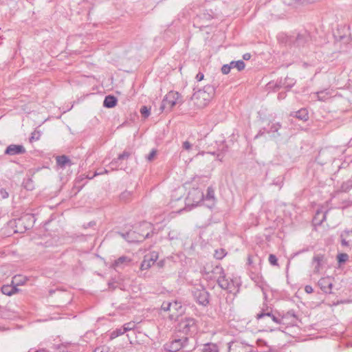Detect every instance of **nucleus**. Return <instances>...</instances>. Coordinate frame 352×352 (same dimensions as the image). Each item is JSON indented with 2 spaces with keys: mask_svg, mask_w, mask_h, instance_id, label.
<instances>
[{
  "mask_svg": "<svg viewBox=\"0 0 352 352\" xmlns=\"http://www.w3.org/2000/svg\"><path fill=\"white\" fill-rule=\"evenodd\" d=\"M256 318L262 324H265L270 331H273L275 325L283 324L281 316L276 311L274 312L271 308L262 309L260 313L256 314Z\"/></svg>",
  "mask_w": 352,
  "mask_h": 352,
  "instance_id": "f257e3e1",
  "label": "nucleus"
},
{
  "mask_svg": "<svg viewBox=\"0 0 352 352\" xmlns=\"http://www.w3.org/2000/svg\"><path fill=\"white\" fill-rule=\"evenodd\" d=\"M214 94V87L208 85L204 86L203 89L195 91L191 99L198 108H203L207 105Z\"/></svg>",
  "mask_w": 352,
  "mask_h": 352,
  "instance_id": "f03ea898",
  "label": "nucleus"
},
{
  "mask_svg": "<svg viewBox=\"0 0 352 352\" xmlns=\"http://www.w3.org/2000/svg\"><path fill=\"white\" fill-rule=\"evenodd\" d=\"M182 102L181 95L178 92L170 91L162 101L160 109L162 111H170L176 104L181 103Z\"/></svg>",
  "mask_w": 352,
  "mask_h": 352,
  "instance_id": "7ed1b4c3",
  "label": "nucleus"
},
{
  "mask_svg": "<svg viewBox=\"0 0 352 352\" xmlns=\"http://www.w3.org/2000/svg\"><path fill=\"white\" fill-rule=\"evenodd\" d=\"M162 310L164 311H170L169 317L170 319L176 318L183 312V307L181 302L175 300L173 302H164L161 306Z\"/></svg>",
  "mask_w": 352,
  "mask_h": 352,
  "instance_id": "20e7f679",
  "label": "nucleus"
},
{
  "mask_svg": "<svg viewBox=\"0 0 352 352\" xmlns=\"http://www.w3.org/2000/svg\"><path fill=\"white\" fill-rule=\"evenodd\" d=\"M293 45L301 50L302 53H307L310 48L311 37L307 32L298 34L293 42Z\"/></svg>",
  "mask_w": 352,
  "mask_h": 352,
  "instance_id": "39448f33",
  "label": "nucleus"
},
{
  "mask_svg": "<svg viewBox=\"0 0 352 352\" xmlns=\"http://www.w3.org/2000/svg\"><path fill=\"white\" fill-rule=\"evenodd\" d=\"M204 199V193L199 189H192L186 197V207L190 210L197 206Z\"/></svg>",
  "mask_w": 352,
  "mask_h": 352,
  "instance_id": "423d86ee",
  "label": "nucleus"
},
{
  "mask_svg": "<svg viewBox=\"0 0 352 352\" xmlns=\"http://www.w3.org/2000/svg\"><path fill=\"white\" fill-rule=\"evenodd\" d=\"M34 217L26 214L23 217L14 220V224L16 227L15 232H23L25 230L30 229V228L32 226V223L33 221Z\"/></svg>",
  "mask_w": 352,
  "mask_h": 352,
  "instance_id": "0eeeda50",
  "label": "nucleus"
},
{
  "mask_svg": "<svg viewBox=\"0 0 352 352\" xmlns=\"http://www.w3.org/2000/svg\"><path fill=\"white\" fill-rule=\"evenodd\" d=\"M178 327L179 330L185 334L194 333L197 330L195 320L192 318H186L182 320Z\"/></svg>",
  "mask_w": 352,
  "mask_h": 352,
  "instance_id": "6e6552de",
  "label": "nucleus"
},
{
  "mask_svg": "<svg viewBox=\"0 0 352 352\" xmlns=\"http://www.w3.org/2000/svg\"><path fill=\"white\" fill-rule=\"evenodd\" d=\"M188 342L187 338L175 339L164 345V349L168 352H177L186 346Z\"/></svg>",
  "mask_w": 352,
  "mask_h": 352,
  "instance_id": "1a4fd4ad",
  "label": "nucleus"
},
{
  "mask_svg": "<svg viewBox=\"0 0 352 352\" xmlns=\"http://www.w3.org/2000/svg\"><path fill=\"white\" fill-rule=\"evenodd\" d=\"M195 300L200 305L206 306L209 302V294L206 289L195 288L192 291Z\"/></svg>",
  "mask_w": 352,
  "mask_h": 352,
  "instance_id": "9d476101",
  "label": "nucleus"
},
{
  "mask_svg": "<svg viewBox=\"0 0 352 352\" xmlns=\"http://www.w3.org/2000/svg\"><path fill=\"white\" fill-rule=\"evenodd\" d=\"M120 235L129 243L140 242L148 238L149 233L146 235L137 234L135 231H129L126 233H121Z\"/></svg>",
  "mask_w": 352,
  "mask_h": 352,
  "instance_id": "9b49d317",
  "label": "nucleus"
},
{
  "mask_svg": "<svg viewBox=\"0 0 352 352\" xmlns=\"http://www.w3.org/2000/svg\"><path fill=\"white\" fill-rule=\"evenodd\" d=\"M158 254L156 252H152L144 256V260L142 261L140 270H146L149 269L157 260Z\"/></svg>",
  "mask_w": 352,
  "mask_h": 352,
  "instance_id": "f8f14e48",
  "label": "nucleus"
},
{
  "mask_svg": "<svg viewBox=\"0 0 352 352\" xmlns=\"http://www.w3.org/2000/svg\"><path fill=\"white\" fill-rule=\"evenodd\" d=\"M283 319V324H289L292 326L297 325L299 321L298 316L294 311L290 310L281 316Z\"/></svg>",
  "mask_w": 352,
  "mask_h": 352,
  "instance_id": "ddd939ff",
  "label": "nucleus"
},
{
  "mask_svg": "<svg viewBox=\"0 0 352 352\" xmlns=\"http://www.w3.org/2000/svg\"><path fill=\"white\" fill-rule=\"evenodd\" d=\"M349 34V28L348 27L343 26L341 28L338 29L334 36L337 41L346 43L351 40Z\"/></svg>",
  "mask_w": 352,
  "mask_h": 352,
  "instance_id": "4468645a",
  "label": "nucleus"
},
{
  "mask_svg": "<svg viewBox=\"0 0 352 352\" xmlns=\"http://www.w3.org/2000/svg\"><path fill=\"white\" fill-rule=\"evenodd\" d=\"M321 290L326 294H331L333 283L329 277H324L320 278L318 283Z\"/></svg>",
  "mask_w": 352,
  "mask_h": 352,
  "instance_id": "2eb2a0df",
  "label": "nucleus"
},
{
  "mask_svg": "<svg viewBox=\"0 0 352 352\" xmlns=\"http://www.w3.org/2000/svg\"><path fill=\"white\" fill-rule=\"evenodd\" d=\"M26 150L23 145L10 144L6 148L5 154L8 155H16L24 154Z\"/></svg>",
  "mask_w": 352,
  "mask_h": 352,
  "instance_id": "dca6fc26",
  "label": "nucleus"
},
{
  "mask_svg": "<svg viewBox=\"0 0 352 352\" xmlns=\"http://www.w3.org/2000/svg\"><path fill=\"white\" fill-rule=\"evenodd\" d=\"M217 280L221 288L228 290L230 292H232V287L234 285L233 281L232 280H229L227 279L224 272L221 276H218V279Z\"/></svg>",
  "mask_w": 352,
  "mask_h": 352,
  "instance_id": "f3484780",
  "label": "nucleus"
},
{
  "mask_svg": "<svg viewBox=\"0 0 352 352\" xmlns=\"http://www.w3.org/2000/svg\"><path fill=\"white\" fill-rule=\"evenodd\" d=\"M341 245L344 247H352V230H344L340 234Z\"/></svg>",
  "mask_w": 352,
  "mask_h": 352,
  "instance_id": "a211bd4d",
  "label": "nucleus"
},
{
  "mask_svg": "<svg viewBox=\"0 0 352 352\" xmlns=\"http://www.w3.org/2000/svg\"><path fill=\"white\" fill-rule=\"evenodd\" d=\"M324 263V256L323 254H316L313 257L312 264L314 266V272L318 274L321 269L322 265Z\"/></svg>",
  "mask_w": 352,
  "mask_h": 352,
  "instance_id": "6ab92c4d",
  "label": "nucleus"
},
{
  "mask_svg": "<svg viewBox=\"0 0 352 352\" xmlns=\"http://www.w3.org/2000/svg\"><path fill=\"white\" fill-rule=\"evenodd\" d=\"M131 155V153L128 151H124L122 153L120 154L118 158L114 159L110 163V166H111L112 169H117L119 166V162L124 160H127Z\"/></svg>",
  "mask_w": 352,
  "mask_h": 352,
  "instance_id": "aec40b11",
  "label": "nucleus"
},
{
  "mask_svg": "<svg viewBox=\"0 0 352 352\" xmlns=\"http://www.w3.org/2000/svg\"><path fill=\"white\" fill-rule=\"evenodd\" d=\"M131 258L128 256H122L119 257L117 260H116L113 263L114 268H122L125 265H128L131 262Z\"/></svg>",
  "mask_w": 352,
  "mask_h": 352,
  "instance_id": "412c9836",
  "label": "nucleus"
},
{
  "mask_svg": "<svg viewBox=\"0 0 352 352\" xmlns=\"http://www.w3.org/2000/svg\"><path fill=\"white\" fill-rule=\"evenodd\" d=\"M224 271L222 267L219 265H216L214 268L211 272V274L206 276V278L208 279H218V276H221L223 274Z\"/></svg>",
  "mask_w": 352,
  "mask_h": 352,
  "instance_id": "4be33fe9",
  "label": "nucleus"
},
{
  "mask_svg": "<svg viewBox=\"0 0 352 352\" xmlns=\"http://www.w3.org/2000/svg\"><path fill=\"white\" fill-rule=\"evenodd\" d=\"M290 116H294L300 120L302 121H307L309 119L308 111L304 108L292 113Z\"/></svg>",
  "mask_w": 352,
  "mask_h": 352,
  "instance_id": "5701e85b",
  "label": "nucleus"
},
{
  "mask_svg": "<svg viewBox=\"0 0 352 352\" xmlns=\"http://www.w3.org/2000/svg\"><path fill=\"white\" fill-rule=\"evenodd\" d=\"M117 98L111 95L107 96L103 102V106L107 108L114 107L117 104Z\"/></svg>",
  "mask_w": 352,
  "mask_h": 352,
  "instance_id": "b1692460",
  "label": "nucleus"
},
{
  "mask_svg": "<svg viewBox=\"0 0 352 352\" xmlns=\"http://www.w3.org/2000/svg\"><path fill=\"white\" fill-rule=\"evenodd\" d=\"M200 352H219V347L214 343L208 342L202 346Z\"/></svg>",
  "mask_w": 352,
  "mask_h": 352,
  "instance_id": "393cba45",
  "label": "nucleus"
},
{
  "mask_svg": "<svg viewBox=\"0 0 352 352\" xmlns=\"http://www.w3.org/2000/svg\"><path fill=\"white\" fill-rule=\"evenodd\" d=\"M328 211H326L325 212H320L318 210L316 213V215L314 218V221L315 224L320 225L322 223L325 221L327 213Z\"/></svg>",
  "mask_w": 352,
  "mask_h": 352,
  "instance_id": "a878e982",
  "label": "nucleus"
},
{
  "mask_svg": "<svg viewBox=\"0 0 352 352\" xmlns=\"http://www.w3.org/2000/svg\"><path fill=\"white\" fill-rule=\"evenodd\" d=\"M16 291H17V289L15 286L3 285L1 287L2 293L7 296H11V295L15 294L16 292Z\"/></svg>",
  "mask_w": 352,
  "mask_h": 352,
  "instance_id": "bb28decb",
  "label": "nucleus"
},
{
  "mask_svg": "<svg viewBox=\"0 0 352 352\" xmlns=\"http://www.w3.org/2000/svg\"><path fill=\"white\" fill-rule=\"evenodd\" d=\"M281 125L279 122H271L269 124L268 128L266 129L268 133H275L280 129Z\"/></svg>",
  "mask_w": 352,
  "mask_h": 352,
  "instance_id": "cd10ccee",
  "label": "nucleus"
},
{
  "mask_svg": "<svg viewBox=\"0 0 352 352\" xmlns=\"http://www.w3.org/2000/svg\"><path fill=\"white\" fill-rule=\"evenodd\" d=\"M56 163L60 167H65L66 165L70 164V160L68 157L65 155L58 156L56 157Z\"/></svg>",
  "mask_w": 352,
  "mask_h": 352,
  "instance_id": "c85d7f7f",
  "label": "nucleus"
},
{
  "mask_svg": "<svg viewBox=\"0 0 352 352\" xmlns=\"http://www.w3.org/2000/svg\"><path fill=\"white\" fill-rule=\"evenodd\" d=\"M231 69L236 68L238 71H241L245 68V63L242 60L237 61H231L230 63Z\"/></svg>",
  "mask_w": 352,
  "mask_h": 352,
  "instance_id": "c756f323",
  "label": "nucleus"
},
{
  "mask_svg": "<svg viewBox=\"0 0 352 352\" xmlns=\"http://www.w3.org/2000/svg\"><path fill=\"white\" fill-rule=\"evenodd\" d=\"M214 266L211 263H207L201 269V272L206 275L208 276V274H211V272L214 268Z\"/></svg>",
  "mask_w": 352,
  "mask_h": 352,
  "instance_id": "7c9ffc66",
  "label": "nucleus"
},
{
  "mask_svg": "<svg viewBox=\"0 0 352 352\" xmlns=\"http://www.w3.org/2000/svg\"><path fill=\"white\" fill-rule=\"evenodd\" d=\"M125 333V329L123 328V327H121L120 328L116 329V330L113 331L110 334V338L114 339Z\"/></svg>",
  "mask_w": 352,
  "mask_h": 352,
  "instance_id": "2f4dec72",
  "label": "nucleus"
},
{
  "mask_svg": "<svg viewBox=\"0 0 352 352\" xmlns=\"http://www.w3.org/2000/svg\"><path fill=\"white\" fill-rule=\"evenodd\" d=\"M41 135V133L40 131L34 130L32 133L31 136L29 138L30 142L32 143L33 142L38 141Z\"/></svg>",
  "mask_w": 352,
  "mask_h": 352,
  "instance_id": "473e14b6",
  "label": "nucleus"
},
{
  "mask_svg": "<svg viewBox=\"0 0 352 352\" xmlns=\"http://www.w3.org/2000/svg\"><path fill=\"white\" fill-rule=\"evenodd\" d=\"M226 252L224 249H219V250H216L214 251V256L217 258V259H222L226 255Z\"/></svg>",
  "mask_w": 352,
  "mask_h": 352,
  "instance_id": "72a5a7b5",
  "label": "nucleus"
},
{
  "mask_svg": "<svg viewBox=\"0 0 352 352\" xmlns=\"http://www.w3.org/2000/svg\"><path fill=\"white\" fill-rule=\"evenodd\" d=\"M206 200H212L214 201V191L211 187H208L207 189V194L206 197H204Z\"/></svg>",
  "mask_w": 352,
  "mask_h": 352,
  "instance_id": "f704fd0d",
  "label": "nucleus"
},
{
  "mask_svg": "<svg viewBox=\"0 0 352 352\" xmlns=\"http://www.w3.org/2000/svg\"><path fill=\"white\" fill-rule=\"evenodd\" d=\"M317 98L320 101H325L328 98V94L325 91H321L316 93Z\"/></svg>",
  "mask_w": 352,
  "mask_h": 352,
  "instance_id": "c9c22d12",
  "label": "nucleus"
},
{
  "mask_svg": "<svg viewBox=\"0 0 352 352\" xmlns=\"http://www.w3.org/2000/svg\"><path fill=\"white\" fill-rule=\"evenodd\" d=\"M337 259L339 263H345L349 259V255L346 253L338 254Z\"/></svg>",
  "mask_w": 352,
  "mask_h": 352,
  "instance_id": "e433bc0d",
  "label": "nucleus"
},
{
  "mask_svg": "<svg viewBox=\"0 0 352 352\" xmlns=\"http://www.w3.org/2000/svg\"><path fill=\"white\" fill-rule=\"evenodd\" d=\"M25 280L21 276H15L13 278L12 283H14L16 285H23Z\"/></svg>",
  "mask_w": 352,
  "mask_h": 352,
  "instance_id": "4c0bfd02",
  "label": "nucleus"
},
{
  "mask_svg": "<svg viewBox=\"0 0 352 352\" xmlns=\"http://www.w3.org/2000/svg\"><path fill=\"white\" fill-rule=\"evenodd\" d=\"M135 323L134 322H130L124 324L122 327L125 329V332L133 330L135 328Z\"/></svg>",
  "mask_w": 352,
  "mask_h": 352,
  "instance_id": "58836bf2",
  "label": "nucleus"
},
{
  "mask_svg": "<svg viewBox=\"0 0 352 352\" xmlns=\"http://www.w3.org/2000/svg\"><path fill=\"white\" fill-rule=\"evenodd\" d=\"M192 144L190 143L189 141L186 140L184 141L182 144V148L185 151H190L192 148Z\"/></svg>",
  "mask_w": 352,
  "mask_h": 352,
  "instance_id": "ea45409f",
  "label": "nucleus"
},
{
  "mask_svg": "<svg viewBox=\"0 0 352 352\" xmlns=\"http://www.w3.org/2000/svg\"><path fill=\"white\" fill-rule=\"evenodd\" d=\"M140 113L142 116L147 118L150 115V111L146 106H142L140 109Z\"/></svg>",
  "mask_w": 352,
  "mask_h": 352,
  "instance_id": "a19ab883",
  "label": "nucleus"
},
{
  "mask_svg": "<svg viewBox=\"0 0 352 352\" xmlns=\"http://www.w3.org/2000/svg\"><path fill=\"white\" fill-rule=\"evenodd\" d=\"M269 262L272 265H278V260L276 256L274 254H270L269 256Z\"/></svg>",
  "mask_w": 352,
  "mask_h": 352,
  "instance_id": "79ce46f5",
  "label": "nucleus"
},
{
  "mask_svg": "<svg viewBox=\"0 0 352 352\" xmlns=\"http://www.w3.org/2000/svg\"><path fill=\"white\" fill-rule=\"evenodd\" d=\"M231 69V67L230 66V64H226L223 65L221 67V72L223 74H228L230 73Z\"/></svg>",
  "mask_w": 352,
  "mask_h": 352,
  "instance_id": "37998d69",
  "label": "nucleus"
},
{
  "mask_svg": "<svg viewBox=\"0 0 352 352\" xmlns=\"http://www.w3.org/2000/svg\"><path fill=\"white\" fill-rule=\"evenodd\" d=\"M94 352H109V349L107 346H100L96 348Z\"/></svg>",
  "mask_w": 352,
  "mask_h": 352,
  "instance_id": "c03bdc74",
  "label": "nucleus"
},
{
  "mask_svg": "<svg viewBox=\"0 0 352 352\" xmlns=\"http://www.w3.org/2000/svg\"><path fill=\"white\" fill-rule=\"evenodd\" d=\"M0 195L2 197L3 199L8 198V196H9L8 192L4 188H1L0 189Z\"/></svg>",
  "mask_w": 352,
  "mask_h": 352,
  "instance_id": "a18cd8bd",
  "label": "nucleus"
},
{
  "mask_svg": "<svg viewBox=\"0 0 352 352\" xmlns=\"http://www.w3.org/2000/svg\"><path fill=\"white\" fill-rule=\"evenodd\" d=\"M155 155H156V151L155 150H152L151 151V153L148 155L146 158H147V160L148 161H151V160H153V158L155 156Z\"/></svg>",
  "mask_w": 352,
  "mask_h": 352,
  "instance_id": "49530a36",
  "label": "nucleus"
},
{
  "mask_svg": "<svg viewBox=\"0 0 352 352\" xmlns=\"http://www.w3.org/2000/svg\"><path fill=\"white\" fill-rule=\"evenodd\" d=\"M305 291L307 294H311L314 292V289L311 285H306L305 287Z\"/></svg>",
  "mask_w": 352,
  "mask_h": 352,
  "instance_id": "de8ad7c7",
  "label": "nucleus"
},
{
  "mask_svg": "<svg viewBox=\"0 0 352 352\" xmlns=\"http://www.w3.org/2000/svg\"><path fill=\"white\" fill-rule=\"evenodd\" d=\"M109 173V170H107V169H104L103 170H101V171H96L93 177H95L96 175H102L104 173Z\"/></svg>",
  "mask_w": 352,
  "mask_h": 352,
  "instance_id": "09e8293b",
  "label": "nucleus"
},
{
  "mask_svg": "<svg viewBox=\"0 0 352 352\" xmlns=\"http://www.w3.org/2000/svg\"><path fill=\"white\" fill-rule=\"evenodd\" d=\"M204 75L203 73L201 72H199L197 76H196V79L197 80V81H201L204 79Z\"/></svg>",
  "mask_w": 352,
  "mask_h": 352,
  "instance_id": "8fccbe9b",
  "label": "nucleus"
},
{
  "mask_svg": "<svg viewBox=\"0 0 352 352\" xmlns=\"http://www.w3.org/2000/svg\"><path fill=\"white\" fill-rule=\"evenodd\" d=\"M65 349V346H59L58 347L59 352H67V351H66Z\"/></svg>",
  "mask_w": 352,
  "mask_h": 352,
  "instance_id": "3c124183",
  "label": "nucleus"
},
{
  "mask_svg": "<svg viewBox=\"0 0 352 352\" xmlns=\"http://www.w3.org/2000/svg\"><path fill=\"white\" fill-rule=\"evenodd\" d=\"M250 57H251V55H250V54H248V53L245 54L243 56L244 60H249L250 58Z\"/></svg>",
  "mask_w": 352,
  "mask_h": 352,
  "instance_id": "603ef678",
  "label": "nucleus"
},
{
  "mask_svg": "<svg viewBox=\"0 0 352 352\" xmlns=\"http://www.w3.org/2000/svg\"><path fill=\"white\" fill-rule=\"evenodd\" d=\"M285 98V94L284 93H279L278 96V98L279 100L283 99Z\"/></svg>",
  "mask_w": 352,
  "mask_h": 352,
  "instance_id": "864d4df0",
  "label": "nucleus"
},
{
  "mask_svg": "<svg viewBox=\"0 0 352 352\" xmlns=\"http://www.w3.org/2000/svg\"><path fill=\"white\" fill-rule=\"evenodd\" d=\"M125 194L129 195V192H124V193L122 195V198H123V197L125 196Z\"/></svg>",
  "mask_w": 352,
  "mask_h": 352,
  "instance_id": "5fc2aeb1",
  "label": "nucleus"
},
{
  "mask_svg": "<svg viewBox=\"0 0 352 352\" xmlns=\"http://www.w3.org/2000/svg\"><path fill=\"white\" fill-rule=\"evenodd\" d=\"M294 1H296V2H298V1H300V0H293Z\"/></svg>",
  "mask_w": 352,
  "mask_h": 352,
  "instance_id": "6e6d98bb",
  "label": "nucleus"
},
{
  "mask_svg": "<svg viewBox=\"0 0 352 352\" xmlns=\"http://www.w3.org/2000/svg\"><path fill=\"white\" fill-rule=\"evenodd\" d=\"M248 261H249V263H251V260L250 258H249Z\"/></svg>",
  "mask_w": 352,
  "mask_h": 352,
  "instance_id": "4d7b16f0",
  "label": "nucleus"
}]
</instances>
